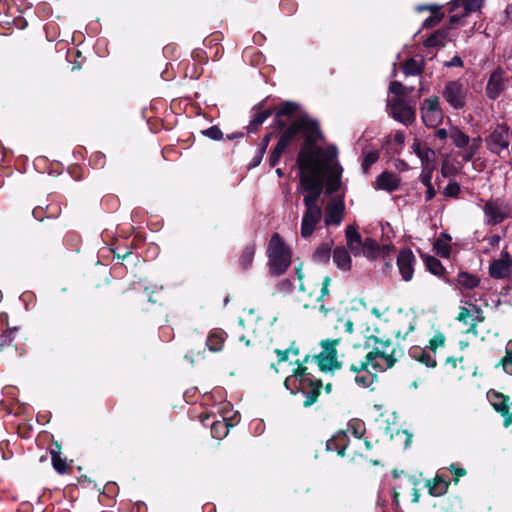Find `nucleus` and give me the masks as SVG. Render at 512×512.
<instances>
[{
  "label": "nucleus",
  "instance_id": "f257e3e1",
  "mask_svg": "<svg viewBox=\"0 0 512 512\" xmlns=\"http://www.w3.org/2000/svg\"><path fill=\"white\" fill-rule=\"evenodd\" d=\"M367 345L372 348L365 356V361L375 371H386L397 361V347L390 339H383L377 335L367 336Z\"/></svg>",
  "mask_w": 512,
  "mask_h": 512
},
{
  "label": "nucleus",
  "instance_id": "f03ea898",
  "mask_svg": "<svg viewBox=\"0 0 512 512\" xmlns=\"http://www.w3.org/2000/svg\"><path fill=\"white\" fill-rule=\"evenodd\" d=\"M306 370L305 367L298 366L294 374L285 379L284 385L292 394L301 392L305 396L304 406L309 407L317 401L321 384Z\"/></svg>",
  "mask_w": 512,
  "mask_h": 512
},
{
  "label": "nucleus",
  "instance_id": "7ed1b4c3",
  "mask_svg": "<svg viewBox=\"0 0 512 512\" xmlns=\"http://www.w3.org/2000/svg\"><path fill=\"white\" fill-rule=\"evenodd\" d=\"M268 264L273 275L283 274L291 264V251L279 234H274L267 248Z\"/></svg>",
  "mask_w": 512,
  "mask_h": 512
},
{
  "label": "nucleus",
  "instance_id": "20e7f679",
  "mask_svg": "<svg viewBox=\"0 0 512 512\" xmlns=\"http://www.w3.org/2000/svg\"><path fill=\"white\" fill-rule=\"evenodd\" d=\"M299 132H304L308 140H314L320 134L317 121L308 116H301L290 123L289 127L281 134L277 144L286 149Z\"/></svg>",
  "mask_w": 512,
  "mask_h": 512
},
{
  "label": "nucleus",
  "instance_id": "39448f33",
  "mask_svg": "<svg viewBox=\"0 0 512 512\" xmlns=\"http://www.w3.org/2000/svg\"><path fill=\"white\" fill-rule=\"evenodd\" d=\"M449 138L455 147L463 150L461 157L465 162H470L482 146L480 136L470 138L457 126L449 129Z\"/></svg>",
  "mask_w": 512,
  "mask_h": 512
},
{
  "label": "nucleus",
  "instance_id": "423d86ee",
  "mask_svg": "<svg viewBox=\"0 0 512 512\" xmlns=\"http://www.w3.org/2000/svg\"><path fill=\"white\" fill-rule=\"evenodd\" d=\"M312 141L306 139L298 154L297 164L301 171L319 172L323 168L324 151L313 145Z\"/></svg>",
  "mask_w": 512,
  "mask_h": 512
},
{
  "label": "nucleus",
  "instance_id": "0eeeda50",
  "mask_svg": "<svg viewBox=\"0 0 512 512\" xmlns=\"http://www.w3.org/2000/svg\"><path fill=\"white\" fill-rule=\"evenodd\" d=\"M484 221L487 225L495 226L504 220L512 218V208L501 198L486 200L482 206Z\"/></svg>",
  "mask_w": 512,
  "mask_h": 512
},
{
  "label": "nucleus",
  "instance_id": "6e6552de",
  "mask_svg": "<svg viewBox=\"0 0 512 512\" xmlns=\"http://www.w3.org/2000/svg\"><path fill=\"white\" fill-rule=\"evenodd\" d=\"M445 337L442 333H437L429 342V345L421 348V347H413L410 350V356L416 361L424 364L426 367L434 368L436 367V350L438 348L444 347Z\"/></svg>",
  "mask_w": 512,
  "mask_h": 512
},
{
  "label": "nucleus",
  "instance_id": "1a4fd4ad",
  "mask_svg": "<svg viewBox=\"0 0 512 512\" xmlns=\"http://www.w3.org/2000/svg\"><path fill=\"white\" fill-rule=\"evenodd\" d=\"M305 211L301 220V236L305 239L309 238L315 231L317 225L320 223L323 212L318 205V201H303Z\"/></svg>",
  "mask_w": 512,
  "mask_h": 512
},
{
  "label": "nucleus",
  "instance_id": "9d476101",
  "mask_svg": "<svg viewBox=\"0 0 512 512\" xmlns=\"http://www.w3.org/2000/svg\"><path fill=\"white\" fill-rule=\"evenodd\" d=\"M318 172L301 171L299 193H304L303 201H318L322 194V183L317 176Z\"/></svg>",
  "mask_w": 512,
  "mask_h": 512
},
{
  "label": "nucleus",
  "instance_id": "9b49d317",
  "mask_svg": "<svg viewBox=\"0 0 512 512\" xmlns=\"http://www.w3.org/2000/svg\"><path fill=\"white\" fill-rule=\"evenodd\" d=\"M420 112L422 121L427 127L435 128L443 120V111L437 96L424 99L420 106Z\"/></svg>",
  "mask_w": 512,
  "mask_h": 512
},
{
  "label": "nucleus",
  "instance_id": "f8f14e48",
  "mask_svg": "<svg viewBox=\"0 0 512 512\" xmlns=\"http://www.w3.org/2000/svg\"><path fill=\"white\" fill-rule=\"evenodd\" d=\"M390 114L405 126L411 125L416 119V108L402 98H395L389 102Z\"/></svg>",
  "mask_w": 512,
  "mask_h": 512
},
{
  "label": "nucleus",
  "instance_id": "ddd939ff",
  "mask_svg": "<svg viewBox=\"0 0 512 512\" xmlns=\"http://www.w3.org/2000/svg\"><path fill=\"white\" fill-rule=\"evenodd\" d=\"M457 320L466 326L467 333L477 334L476 327L484 321V317L480 307L473 303L465 302V305L460 307Z\"/></svg>",
  "mask_w": 512,
  "mask_h": 512
},
{
  "label": "nucleus",
  "instance_id": "4468645a",
  "mask_svg": "<svg viewBox=\"0 0 512 512\" xmlns=\"http://www.w3.org/2000/svg\"><path fill=\"white\" fill-rule=\"evenodd\" d=\"M509 129L505 125H497L491 134L486 138L487 149L494 154L500 155L507 150L510 144Z\"/></svg>",
  "mask_w": 512,
  "mask_h": 512
},
{
  "label": "nucleus",
  "instance_id": "2eb2a0df",
  "mask_svg": "<svg viewBox=\"0 0 512 512\" xmlns=\"http://www.w3.org/2000/svg\"><path fill=\"white\" fill-rule=\"evenodd\" d=\"M442 96L455 110H460L465 106L466 90L459 80L449 81L443 89Z\"/></svg>",
  "mask_w": 512,
  "mask_h": 512
},
{
  "label": "nucleus",
  "instance_id": "dca6fc26",
  "mask_svg": "<svg viewBox=\"0 0 512 512\" xmlns=\"http://www.w3.org/2000/svg\"><path fill=\"white\" fill-rule=\"evenodd\" d=\"M301 116H308L306 113L300 111V106L292 101L283 102L275 114V124L284 129L287 123H293L294 119Z\"/></svg>",
  "mask_w": 512,
  "mask_h": 512
},
{
  "label": "nucleus",
  "instance_id": "f3484780",
  "mask_svg": "<svg viewBox=\"0 0 512 512\" xmlns=\"http://www.w3.org/2000/svg\"><path fill=\"white\" fill-rule=\"evenodd\" d=\"M339 340H325L321 342L322 352L316 357L317 364L322 371L338 367L336 359V346Z\"/></svg>",
  "mask_w": 512,
  "mask_h": 512
},
{
  "label": "nucleus",
  "instance_id": "a211bd4d",
  "mask_svg": "<svg viewBox=\"0 0 512 512\" xmlns=\"http://www.w3.org/2000/svg\"><path fill=\"white\" fill-rule=\"evenodd\" d=\"M508 78L505 71L498 67L489 76L485 92L490 100H496L506 89Z\"/></svg>",
  "mask_w": 512,
  "mask_h": 512
},
{
  "label": "nucleus",
  "instance_id": "6ab92c4d",
  "mask_svg": "<svg viewBox=\"0 0 512 512\" xmlns=\"http://www.w3.org/2000/svg\"><path fill=\"white\" fill-rule=\"evenodd\" d=\"M345 205L341 198H332L326 208L324 222L326 226H339L344 217Z\"/></svg>",
  "mask_w": 512,
  "mask_h": 512
},
{
  "label": "nucleus",
  "instance_id": "aec40b11",
  "mask_svg": "<svg viewBox=\"0 0 512 512\" xmlns=\"http://www.w3.org/2000/svg\"><path fill=\"white\" fill-rule=\"evenodd\" d=\"M415 264L416 257L410 249H403L399 252L397 266L404 281L408 282L413 278Z\"/></svg>",
  "mask_w": 512,
  "mask_h": 512
},
{
  "label": "nucleus",
  "instance_id": "412c9836",
  "mask_svg": "<svg viewBox=\"0 0 512 512\" xmlns=\"http://www.w3.org/2000/svg\"><path fill=\"white\" fill-rule=\"evenodd\" d=\"M411 149L421 162V168L436 169V153L426 143L414 140Z\"/></svg>",
  "mask_w": 512,
  "mask_h": 512
},
{
  "label": "nucleus",
  "instance_id": "4be33fe9",
  "mask_svg": "<svg viewBox=\"0 0 512 512\" xmlns=\"http://www.w3.org/2000/svg\"><path fill=\"white\" fill-rule=\"evenodd\" d=\"M229 404H224L221 409L222 413V421L215 420L211 423V435L214 438L221 439L225 437L229 432V427H233L235 423L239 421L237 415L235 414L233 417H229L227 415L228 411H225Z\"/></svg>",
  "mask_w": 512,
  "mask_h": 512
},
{
  "label": "nucleus",
  "instance_id": "5701e85b",
  "mask_svg": "<svg viewBox=\"0 0 512 512\" xmlns=\"http://www.w3.org/2000/svg\"><path fill=\"white\" fill-rule=\"evenodd\" d=\"M370 364L367 361H359L350 365V370L355 374L354 380L360 387L371 386L375 381V374L369 370Z\"/></svg>",
  "mask_w": 512,
  "mask_h": 512
},
{
  "label": "nucleus",
  "instance_id": "b1692460",
  "mask_svg": "<svg viewBox=\"0 0 512 512\" xmlns=\"http://www.w3.org/2000/svg\"><path fill=\"white\" fill-rule=\"evenodd\" d=\"M511 257L505 250L501 252L500 258L494 260L489 266V273L493 278L501 279L508 275L511 267Z\"/></svg>",
  "mask_w": 512,
  "mask_h": 512
},
{
  "label": "nucleus",
  "instance_id": "393cba45",
  "mask_svg": "<svg viewBox=\"0 0 512 512\" xmlns=\"http://www.w3.org/2000/svg\"><path fill=\"white\" fill-rule=\"evenodd\" d=\"M480 281L481 280L477 275L461 271L456 277V288L463 296H468L470 291L479 286Z\"/></svg>",
  "mask_w": 512,
  "mask_h": 512
},
{
  "label": "nucleus",
  "instance_id": "a878e982",
  "mask_svg": "<svg viewBox=\"0 0 512 512\" xmlns=\"http://www.w3.org/2000/svg\"><path fill=\"white\" fill-rule=\"evenodd\" d=\"M400 184L401 179L396 173L384 171L377 176L375 188L378 190L393 192L399 188Z\"/></svg>",
  "mask_w": 512,
  "mask_h": 512
},
{
  "label": "nucleus",
  "instance_id": "bb28decb",
  "mask_svg": "<svg viewBox=\"0 0 512 512\" xmlns=\"http://www.w3.org/2000/svg\"><path fill=\"white\" fill-rule=\"evenodd\" d=\"M346 234V242H347V250H349L354 256L361 255V250L363 248V242L361 235L357 231V229L348 225L345 230Z\"/></svg>",
  "mask_w": 512,
  "mask_h": 512
},
{
  "label": "nucleus",
  "instance_id": "cd10ccee",
  "mask_svg": "<svg viewBox=\"0 0 512 512\" xmlns=\"http://www.w3.org/2000/svg\"><path fill=\"white\" fill-rule=\"evenodd\" d=\"M332 259L338 269L342 271H349L351 269V256L345 247H336L332 253Z\"/></svg>",
  "mask_w": 512,
  "mask_h": 512
},
{
  "label": "nucleus",
  "instance_id": "c85d7f7f",
  "mask_svg": "<svg viewBox=\"0 0 512 512\" xmlns=\"http://www.w3.org/2000/svg\"><path fill=\"white\" fill-rule=\"evenodd\" d=\"M347 445L348 436L344 431H339L326 443L327 450L336 451L340 456H344Z\"/></svg>",
  "mask_w": 512,
  "mask_h": 512
},
{
  "label": "nucleus",
  "instance_id": "c756f323",
  "mask_svg": "<svg viewBox=\"0 0 512 512\" xmlns=\"http://www.w3.org/2000/svg\"><path fill=\"white\" fill-rule=\"evenodd\" d=\"M452 238L447 233H441L434 243V250L437 255L448 258L451 253V242Z\"/></svg>",
  "mask_w": 512,
  "mask_h": 512
},
{
  "label": "nucleus",
  "instance_id": "7c9ffc66",
  "mask_svg": "<svg viewBox=\"0 0 512 512\" xmlns=\"http://www.w3.org/2000/svg\"><path fill=\"white\" fill-rule=\"evenodd\" d=\"M487 396L495 410L506 417L508 414L507 398L503 394L495 391L488 392Z\"/></svg>",
  "mask_w": 512,
  "mask_h": 512
},
{
  "label": "nucleus",
  "instance_id": "2f4dec72",
  "mask_svg": "<svg viewBox=\"0 0 512 512\" xmlns=\"http://www.w3.org/2000/svg\"><path fill=\"white\" fill-rule=\"evenodd\" d=\"M224 341V333L222 331H213L208 335L206 345L210 351L218 352L222 349Z\"/></svg>",
  "mask_w": 512,
  "mask_h": 512
},
{
  "label": "nucleus",
  "instance_id": "473e14b6",
  "mask_svg": "<svg viewBox=\"0 0 512 512\" xmlns=\"http://www.w3.org/2000/svg\"><path fill=\"white\" fill-rule=\"evenodd\" d=\"M439 9H440V7H432V6H418L417 7L418 11L431 10V15L427 19H425V21L423 22L424 27H428V28L434 27L441 21V19L443 17V13H441L439 11Z\"/></svg>",
  "mask_w": 512,
  "mask_h": 512
},
{
  "label": "nucleus",
  "instance_id": "72a5a7b5",
  "mask_svg": "<svg viewBox=\"0 0 512 512\" xmlns=\"http://www.w3.org/2000/svg\"><path fill=\"white\" fill-rule=\"evenodd\" d=\"M462 8V16H467L480 8V0H454L452 10Z\"/></svg>",
  "mask_w": 512,
  "mask_h": 512
},
{
  "label": "nucleus",
  "instance_id": "f704fd0d",
  "mask_svg": "<svg viewBox=\"0 0 512 512\" xmlns=\"http://www.w3.org/2000/svg\"><path fill=\"white\" fill-rule=\"evenodd\" d=\"M380 253V247L377 242L371 238H366L363 242L361 255L369 259H375Z\"/></svg>",
  "mask_w": 512,
  "mask_h": 512
},
{
  "label": "nucleus",
  "instance_id": "c9c22d12",
  "mask_svg": "<svg viewBox=\"0 0 512 512\" xmlns=\"http://www.w3.org/2000/svg\"><path fill=\"white\" fill-rule=\"evenodd\" d=\"M427 486L429 487V493L432 496H441L447 491L448 482L437 475L433 481V484L428 481Z\"/></svg>",
  "mask_w": 512,
  "mask_h": 512
},
{
  "label": "nucleus",
  "instance_id": "e433bc0d",
  "mask_svg": "<svg viewBox=\"0 0 512 512\" xmlns=\"http://www.w3.org/2000/svg\"><path fill=\"white\" fill-rule=\"evenodd\" d=\"M255 255V245L248 244L242 251L239 264L243 270H247L252 265Z\"/></svg>",
  "mask_w": 512,
  "mask_h": 512
},
{
  "label": "nucleus",
  "instance_id": "4c0bfd02",
  "mask_svg": "<svg viewBox=\"0 0 512 512\" xmlns=\"http://www.w3.org/2000/svg\"><path fill=\"white\" fill-rule=\"evenodd\" d=\"M447 35L446 30H437L425 40L424 45L426 47L444 46Z\"/></svg>",
  "mask_w": 512,
  "mask_h": 512
},
{
  "label": "nucleus",
  "instance_id": "58836bf2",
  "mask_svg": "<svg viewBox=\"0 0 512 512\" xmlns=\"http://www.w3.org/2000/svg\"><path fill=\"white\" fill-rule=\"evenodd\" d=\"M269 115L270 112L268 110L256 112L247 126L248 132L254 133L257 128L264 123Z\"/></svg>",
  "mask_w": 512,
  "mask_h": 512
},
{
  "label": "nucleus",
  "instance_id": "ea45409f",
  "mask_svg": "<svg viewBox=\"0 0 512 512\" xmlns=\"http://www.w3.org/2000/svg\"><path fill=\"white\" fill-rule=\"evenodd\" d=\"M331 257V248L328 244H321L317 247L313 254V259L319 263H326Z\"/></svg>",
  "mask_w": 512,
  "mask_h": 512
},
{
  "label": "nucleus",
  "instance_id": "a19ab883",
  "mask_svg": "<svg viewBox=\"0 0 512 512\" xmlns=\"http://www.w3.org/2000/svg\"><path fill=\"white\" fill-rule=\"evenodd\" d=\"M379 159V153L377 150H364L363 151V161H362V170L364 173H367L369 168L377 162Z\"/></svg>",
  "mask_w": 512,
  "mask_h": 512
},
{
  "label": "nucleus",
  "instance_id": "79ce46f5",
  "mask_svg": "<svg viewBox=\"0 0 512 512\" xmlns=\"http://www.w3.org/2000/svg\"><path fill=\"white\" fill-rule=\"evenodd\" d=\"M403 72L406 76L418 75L422 72V64L413 59H408L403 65Z\"/></svg>",
  "mask_w": 512,
  "mask_h": 512
},
{
  "label": "nucleus",
  "instance_id": "37998d69",
  "mask_svg": "<svg viewBox=\"0 0 512 512\" xmlns=\"http://www.w3.org/2000/svg\"><path fill=\"white\" fill-rule=\"evenodd\" d=\"M506 355L502 359V367L503 370L508 373L512 374V340H510L506 345Z\"/></svg>",
  "mask_w": 512,
  "mask_h": 512
},
{
  "label": "nucleus",
  "instance_id": "c03bdc74",
  "mask_svg": "<svg viewBox=\"0 0 512 512\" xmlns=\"http://www.w3.org/2000/svg\"><path fill=\"white\" fill-rule=\"evenodd\" d=\"M52 454V465L53 468L59 473L64 474L67 472V466L64 459L61 458L59 453H56L54 451L51 452Z\"/></svg>",
  "mask_w": 512,
  "mask_h": 512
},
{
  "label": "nucleus",
  "instance_id": "a18cd8bd",
  "mask_svg": "<svg viewBox=\"0 0 512 512\" xmlns=\"http://www.w3.org/2000/svg\"><path fill=\"white\" fill-rule=\"evenodd\" d=\"M426 265L428 270L434 275H440L444 270L441 262L435 257H428Z\"/></svg>",
  "mask_w": 512,
  "mask_h": 512
},
{
  "label": "nucleus",
  "instance_id": "49530a36",
  "mask_svg": "<svg viewBox=\"0 0 512 512\" xmlns=\"http://www.w3.org/2000/svg\"><path fill=\"white\" fill-rule=\"evenodd\" d=\"M460 193V185L456 181H450L444 188L443 194L447 198H457Z\"/></svg>",
  "mask_w": 512,
  "mask_h": 512
},
{
  "label": "nucleus",
  "instance_id": "de8ad7c7",
  "mask_svg": "<svg viewBox=\"0 0 512 512\" xmlns=\"http://www.w3.org/2000/svg\"><path fill=\"white\" fill-rule=\"evenodd\" d=\"M330 284H331L330 277L325 276L322 281L321 288H320L319 292L316 294L315 299L318 303L322 302L324 300V298L329 295Z\"/></svg>",
  "mask_w": 512,
  "mask_h": 512
},
{
  "label": "nucleus",
  "instance_id": "09e8293b",
  "mask_svg": "<svg viewBox=\"0 0 512 512\" xmlns=\"http://www.w3.org/2000/svg\"><path fill=\"white\" fill-rule=\"evenodd\" d=\"M284 151H285V148L279 146L278 144L275 146V148L273 149V151L271 152V154L269 156L270 166L274 167L279 163Z\"/></svg>",
  "mask_w": 512,
  "mask_h": 512
},
{
  "label": "nucleus",
  "instance_id": "8fccbe9b",
  "mask_svg": "<svg viewBox=\"0 0 512 512\" xmlns=\"http://www.w3.org/2000/svg\"><path fill=\"white\" fill-rule=\"evenodd\" d=\"M434 170L435 169L421 168L419 180L425 187L432 186V174Z\"/></svg>",
  "mask_w": 512,
  "mask_h": 512
},
{
  "label": "nucleus",
  "instance_id": "3c124183",
  "mask_svg": "<svg viewBox=\"0 0 512 512\" xmlns=\"http://www.w3.org/2000/svg\"><path fill=\"white\" fill-rule=\"evenodd\" d=\"M202 133L212 140H220L223 137V133L218 126H211L206 130H203Z\"/></svg>",
  "mask_w": 512,
  "mask_h": 512
},
{
  "label": "nucleus",
  "instance_id": "603ef678",
  "mask_svg": "<svg viewBox=\"0 0 512 512\" xmlns=\"http://www.w3.org/2000/svg\"><path fill=\"white\" fill-rule=\"evenodd\" d=\"M293 283L291 282V280L289 279H283L281 280L277 286H276V289L279 293H282V294H289L292 292L293 290Z\"/></svg>",
  "mask_w": 512,
  "mask_h": 512
},
{
  "label": "nucleus",
  "instance_id": "864d4df0",
  "mask_svg": "<svg viewBox=\"0 0 512 512\" xmlns=\"http://www.w3.org/2000/svg\"><path fill=\"white\" fill-rule=\"evenodd\" d=\"M389 91L395 95H404V94L411 92L412 89H410L409 91H406V87L403 86V84L401 82L393 81V82H391V84L389 86Z\"/></svg>",
  "mask_w": 512,
  "mask_h": 512
},
{
  "label": "nucleus",
  "instance_id": "5fc2aeb1",
  "mask_svg": "<svg viewBox=\"0 0 512 512\" xmlns=\"http://www.w3.org/2000/svg\"><path fill=\"white\" fill-rule=\"evenodd\" d=\"M350 429H352V433L355 438L360 439L364 434V425L360 422H354L350 424Z\"/></svg>",
  "mask_w": 512,
  "mask_h": 512
},
{
  "label": "nucleus",
  "instance_id": "6e6d98bb",
  "mask_svg": "<svg viewBox=\"0 0 512 512\" xmlns=\"http://www.w3.org/2000/svg\"><path fill=\"white\" fill-rule=\"evenodd\" d=\"M276 353L278 355L279 362L286 361L289 358V354H293L296 356L298 354V351L295 349H288V350H276Z\"/></svg>",
  "mask_w": 512,
  "mask_h": 512
},
{
  "label": "nucleus",
  "instance_id": "4d7b16f0",
  "mask_svg": "<svg viewBox=\"0 0 512 512\" xmlns=\"http://www.w3.org/2000/svg\"><path fill=\"white\" fill-rule=\"evenodd\" d=\"M488 244L492 247L498 246L501 241V236L498 234H493L486 238Z\"/></svg>",
  "mask_w": 512,
  "mask_h": 512
},
{
  "label": "nucleus",
  "instance_id": "13d9d810",
  "mask_svg": "<svg viewBox=\"0 0 512 512\" xmlns=\"http://www.w3.org/2000/svg\"><path fill=\"white\" fill-rule=\"evenodd\" d=\"M337 148L334 145H331L327 148L326 152H324V155L328 158V160H332L337 156Z\"/></svg>",
  "mask_w": 512,
  "mask_h": 512
},
{
  "label": "nucleus",
  "instance_id": "bf43d9fd",
  "mask_svg": "<svg viewBox=\"0 0 512 512\" xmlns=\"http://www.w3.org/2000/svg\"><path fill=\"white\" fill-rule=\"evenodd\" d=\"M261 153L262 152H256L255 156L253 157L252 161L249 164V169L255 168L261 163V161L263 159V156Z\"/></svg>",
  "mask_w": 512,
  "mask_h": 512
},
{
  "label": "nucleus",
  "instance_id": "052dcab7",
  "mask_svg": "<svg viewBox=\"0 0 512 512\" xmlns=\"http://www.w3.org/2000/svg\"><path fill=\"white\" fill-rule=\"evenodd\" d=\"M463 61L459 56H454L449 62L446 63L447 67H461Z\"/></svg>",
  "mask_w": 512,
  "mask_h": 512
},
{
  "label": "nucleus",
  "instance_id": "680f3d73",
  "mask_svg": "<svg viewBox=\"0 0 512 512\" xmlns=\"http://www.w3.org/2000/svg\"><path fill=\"white\" fill-rule=\"evenodd\" d=\"M435 136L439 139V140H445L447 137H449V130H446L444 128H440V129H437L435 131Z\"/></svg>",
  "mask_w": 512,
  "mask_h": 512
},
{
  "label": "nucleus",
  "instance_id": "e2e57ef3",
  "mask_svg": "<svg viewBox=\"0 0 512 512\" xmlns=\"http://www.w3.org/2000/svg\"><path fill=\"white\" fill-rule=\"evenodd\" d=\"M426 188H427V190H426V194H425V200L426 201H430V200H432L435 197L436 191H435L433 185L432 186H428Z\"/></svg>",
  "mask_w": 512,
  "mask_h": 512
},
{
  "label": "nucleus",
  "instance_id": "0e129e2a",
  "mask_svg": "<svg viewBox=\"0 0 512 512\" xmlns=\"http://www.w3.org/2000/svg\"><path fill=\"white\" fill-rule=\"evenodd\" d=\"M465 16H462V12L461 13H455L453 15L450 16V23L451 24H456L458 23L461 19H463Z\"/></svg>",
  "mask_w": 512,
  "mask_h": 512
},
{
  "label": "nucleus",
  "instance_id": "69168bd1",
  "mask_svg": "<svg viewBox=\"0 0 512 512\" xmlns=\"http://www.w3.org/2000/svg\"><path fill=\"white\" fill-rule=\"evenodd\" d=\"M458 361H462V358L457 359V358H455V357H448V358L446 359V364H447V365H451L453 368H455V367L457 366V362H458Z\"/></svg>",
  "mask_w": 512,
  "mask_h": 512
},
{
  "label": "nucleus",
  "instance_id": "338daca9",
  "mask_svg": "<svg viewBox=\"0 0 512 512\" xmlns=\"http://www.w3.org/2000/svg\"><path fill=\"white\" fill-rule=\"evenodd\" d=\"M344 328H345V331L348 332V333H352L353 332V323L350 321V320H347L345 323H344Z\"/></svg>",
  "mask_w": 512,
  "mask_h": 512
},
{
  "label": "nucleus",
  "instance_id": "774afa93",
  "mask_svg": "<svg viewBox=\"0 0 512 512\" xmlns=\"http://www.w3.org/2000/svg\"><path fill=\"white\" fill-rule=\"evenodd\" d=\"M452 470L454 471V473L456 474V476H464L466 474V471L462 468H457L455 469L454 466L451 467Z\"/></svg>",
  "mask_w": 512,
  "mask_h": 512
}]
</instances>
